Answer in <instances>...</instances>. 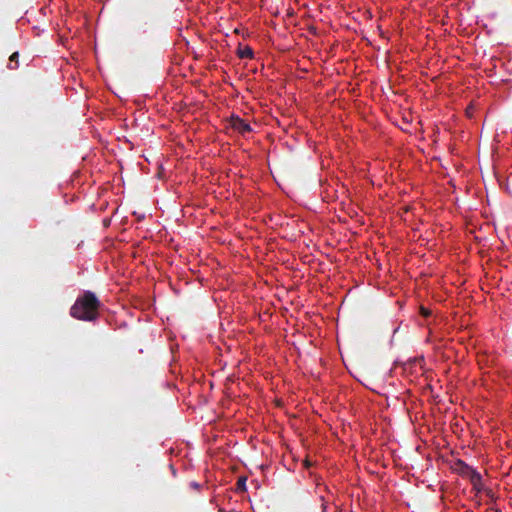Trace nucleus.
<instances>
[{
	"mask_svg": "<svg viewBox=\"0 0 512 512\" xmlns=\"http://www.w3.org/2000/svg\"><path fill=\"white\" fill-rule=\"evenodd\" d=\"M450 471L468 479L478 492L483 489L481 475L462 460L450 459Z\"/></svg>",
	"mask_w": 512,
	"mask_h": 512,
	"instance_id": "obj_2",
	"label": "nucleus"
},
{
	"mask_svg": "<svg viewBox=\"0 0 512 512\" xmlns=\"http://www.w3.org/2000/svg\"><path fill=\"white\" fill-rule=\"evenodd\" d=\"M18 58H19L18 52L12 53V55L9 57L8 67L10 69H16L18 67Z\"/></svg>",
	"mask_w": 512,
	"mask_h": 512,
	"instance_id": "obj_5",
	"label": "nucleus"
},
{
	"mask_svg": "<svg viewBox=\"0 0 512 512\" xmlns=\"http://www.w3.org/2000/svg\"><path fill=\"white\" fill-rule=\"evenodd\" d=\"M420 313H421V315H422V316H424V317H428V316H430V315H431V310H429L428 308H425V307L421 306V308H420Z\"/></svg>",
	"mask_w": 512,
	"mask_h": 512,
	"instance_id": "obj_7",
	"label": "nucleus"
},
{
	"mask_svg": "<svg viewBox=\"0 0 512 512\" xmlns=\"http://www.w3.org/2000/svg\"><path fill=\"white\" fill-rule=\"evenodd\" d=\"M237 55L241 59H251L253 58V50L250 46H244L243 48L239 47L237 50Z\"/></svg>",
	"mask_w": 512,
	"mask_h": 512,
	"instance_id": "obj_4",
	"label": "nucleus"
},
{
	"mask_svg": "<svg viewBox=\"0 0 512 512\" xmlns=\"http://www.w3.org/2000/svg\"><path fill=\"white\" fill-rule=\"evenodd\" d=\"M466 114H467V116H468V117H472V112H471V110H470V109H467V110H466Z\"/></svg>",
	"mask_w": 512,
	"mask_h": 512,
	"instance_id": "obj_8",
	"label": "nucleus"
},
{
	"mask_svg": "<svg viewBox=\"0 0 512 512\" xmlns=\"http://www.w3.org/2000/svg\"><path fill=\"white\" fill-rule=\"evenodd\" d=\"M322 508H323V512H327V506L326 505H323Z\"/></svg>",
	"mask_w": 512,
	"mask_h": 512,
	"instance_id": "obj_9",
	"label": "nucleus"
},
{
	"mask_svg": "<svg viewBox=\"0 0 512 512\" xmlns=\"http://www.w3.org/2000/svg\"><path fill=\"white\" fill-rule=\"evenodd\" d=\"M230 126L232 129L238 131L241 134H245L251 131L250 125L238 116L232 115L230 118Z\"/></svg>",
	"mask_w": 512,
	"mask_h": 512,
	"instance_id": "obj_3",
	"label": "nucleus"
},
{
	"mask_svg": "<svg viewBox=\"0 0 512 512\" xmlns=\"http://www.w3.org/2000/svg\"><path fill=\"white\" fill-rule=\"evenodd\" d=\"M100 306L96 295L91 291H85L70 308V315L78 320L94 321L98 317Z\"/></svg>",
	"mask_w": 512,
	"mask_h": 512,
	"instance_id": "obj_1",
	"label": "nucleus"
},
{
	"mask_svg": "<svg viewBox=\"0 0 512 512\" xmlns=\"http://www.w3.org/2000/svg\"><path fill=\"white\" fill-rule=\"evenodd\" d=\"M236 486L238 491H246V478L239 477Z\"/></svg>",
	"mask_w": 512,
	"mask_h": 512,
	"instance_id": "obj_6",
	"label": "nucleus"
},
{
	"mask_svg": "<svg viewBox=\"0 0 512 512\" xmlns=\"http://www.w3.org/2000/svg\"><path fill=\"white\" fill-rule=\"evenodd\" d=\"M421 361H422V360L415 359V362H417V363H419V364L421 363Z\"/></svg>",
	"mask_w": 512,
	"mask_h": 512,
	"instance_id": "obj_10",
	"label": "nucleus"
}]
</instances>
